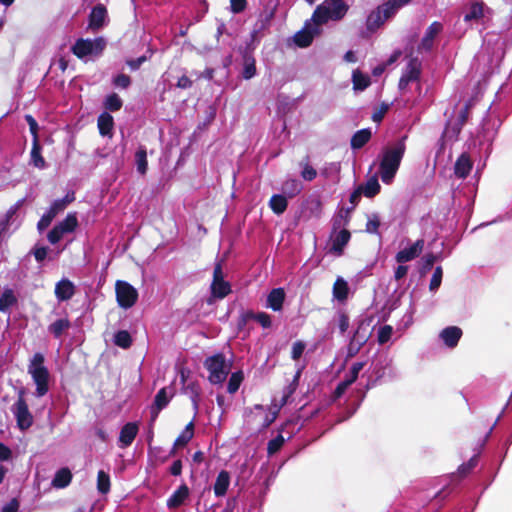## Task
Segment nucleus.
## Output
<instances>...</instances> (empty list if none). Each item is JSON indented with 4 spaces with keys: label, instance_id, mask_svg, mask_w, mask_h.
Segmentation results:
<instances>
[{
    "label": "nucleus",
    "instance_id": "f257e3e1",
    "mask_svg": "<svg viewBox=\"0 0 512 512\" xmlns=\"http://www.w3.org/2000/svg\"><path fill=\"white\" fill-rule=\"evenodd\" d=\"M404 152L405 145L403 142H399L395 146L383 150L379 170L381 179L385 184H390L393 181Z\"/></svg>",
    "mask_w": 512,
    "mask_h": 512
},
{
    "label": "nucleus",
    "instance_id": "f03ea898",
    "mask_svg": "<svg viewBox=\"0 0 512 512\" xmlns=\"http://www.w3.org/2000/svg\"><path fill=\"white\" fill-rule=\"evenodd\" d=\"M44 362V356L41 353H35L28 365V373L36 385L35 395L39 398L49 391L50 373Z\"/></svg>",
    "mask_w": 512,
    "mask_h": 512
},
{
    "label": "nucleus",
    "instance_id": "7ed1b4c3",
    "mask_svg": "<svg viewBox=\"0 0 512 512\" xmlns=\"http://www.w3.org/2000/svg\"><path fill=\"white\" fill-rule=\"evenodd\" d=\"M348 5L343 0H326L317 7L313 14V21L319 25L328 20H340L347 13Z\"/></svg>",
    "mask_w": 512,
    "mask_h": 512
},
{
    "label": "nucleus",
    "instance_id": "20e7f679",
    "mask_svg": "<svg viewBox=\"0 0 512 512\" xmlns=\"http://www.w3.org/2000/svg\"><path fill=\"white\" fill-rule=\"evenodd\" d=\"M105 46L106 41L103 37H97L94 39L80 38L71 47V51L76 57L84 60L100 56Z\"/></svg>",
    "mask_w": 512,
    "mask_h": 512
},
{
    "label": "nucleus",
    "instance_id": "39448f33",
    "mask_svg": "<svg viewBox=\"0 0 512 512\" xmlns=\"http://www.w3.org/2000/svg\"><path fill=\"white\" fill-rule=\"evenodd\" d=\"M204 366L209 372L208 379L212 384H222L231 370V363L222 354L208 357Z\"/></svg>",
    "mask_w": 512,
    "mask_h": 512
},
{
    "label": "nucleus",
    "instance_id": "423d86ee",
    "mask_svg": "<svg viewBox=\"0 0 512 512\" xmlns=\"http://www.w3.org/2000/svg\"><path fill=\"white\" fill-rule=\"evenodd\" d=\"M115 292L117 303L123 309H129L137 302L138 291L126 281H116Z\"/></svg>",
    "mask_w": 512,
    "mask_h": 512
},
{
    "label": "nucleus",
    "instance_id": "0eeeda50",
    "mask_svg": "<svg viewBox=\"0 0 512 512\" xmlns=\"http://www.w3.org/2000/svg\"><path fill=\"white\" fill-rule=\"evenodd\" d=\"M12 413L16 419L17 426L20 430L24 431L30 428L33 424V416L29 411L28 405L23 398V391L19 393L17 401L13 404Z\"/></svg>",
    "mask_w": 512,
    "mask_h": 512
},
{
    "label": "nucleus",
    "instance_id": "6e6552de",
    "mask_svg": "<svg viewBox=\"0 0 512 512\" xmlns=\"http://www.w3.org/2000/svg\"><path fill=\"white\" fill-rule=\"evenodd\" d=\"M77 225L78 220L76 215L74 213H69L63 221L54 226V228L48 233L47 237L49 242L56 244L65 234L73 232Z\"/></svg>",
    "mask_w": 512,
    "mask_h": 512
},
{
    "label": "nucleus",
    "instance_id": "1a4fd4ad",
    "mask_svg": "<svg viewBox=\"0 0 512 512\" xmlns=\"http://www.w3.org/2000/svg\"><path fill=\"white\" fill-rule=\"evenodd\" d=\"M287 396L283 397L280 405L273 404L267 410L261 405L254 406V417H260L262 421L260 422L261 428H267L270 426L275 419L277 418L281 407L286 403Z\"/></svg>",
    "mask_w": 512,
    "mask_h": 512
},
{
    "label": "nucleus",
    "instance_id": "9d476101",
    "mask_svg": "<svg viewBox=\"0 0 512 512\" xmlns=\"http://www.w3.org/2000/svg\"><path fill=\"white\" fill-rule=\"evenodd\" d=\"M211 291L214 297L220 299L224 298L230 293V285L223 279V271L220 264H217L214 268Z\"/></svg>",
    "mask_w": 512,
    "mask_h": 512
},
{
    "label": "nucleus",
    "instance_id": "9b49d317",
    "mask_svg": "<svg viewBox=\"0 0 512 512\" xmlns=\"http://www.w3.org/2000/svg\"><path fill=\"white\" fill-rule=\"evenodd\" d=\"M398 8L395 6V4L391 1L384 4L383 6L379 7L376 12L372 13L368 17V26L370 28L372 27H378L381 25L384 21L392 17Z\"/></svg>",
    "mask_w": 512,
    "mask_h": 512
},
{
    "label": "nucleus",
    "instance_id": "f8f14e48",
    "mask_svg": "<svg viewBox=\"0 0 512 512\" xmlns=\"http://www.w3.org/2000/svg\"><path fill=\"white\" fill-rule=\"evenodd\" d=\"M420 71L421 62L417 58L410 59L400 78L399 89L404 90L410 82L417 81L420 76Z\"/></svg>",
    "mask_w": 512,
    "mask_h": 512
},
{
    "label": "nucleus",
    "instance_id": "ddd939ff",
    "mask_svg": "<svg viewBox=\"0 0 512 512\" xmlns=\"http://www.w3.org/2000/svg\"><path fill=\"white\" fill-rule=\"evenodd\" d=\"M424 248V240L419 239L415 243H413L410 247L404 248L400 250L396 254V261L398 263H405L414 260L417 258Z\"/></svg>",
    "mask_w": 512,
    "mask_h": 512
},
{
    "label": "nucleus",
    "instance_id": "4468645a",
    "mask_svg": "<svg viewBox=\"0 0 512 512\" xmlns=\"http://www.w3.org/2000/svg\"><path fill=\"white\" fill-rule=\"evenodd\" d=\"M350 240V232L346 229L334 233L331 237L330 253L340 256L343 253L344 247Z\"/></svg>",
    "mask_w": 512,
    "mask_h": 512
},
{
    "label": "nucleus",
    "instance_id": "2eb2a0df",
    "mask_svg": "<svg viewBox=\"0 0 512 512\" xmlns=\"http://www.w3.org/2000/svg\"><path fill=\"white\" fill-rule=\"evenodd\" d=\"M190 496V489L186 484H181L167 499V507L176 509L182 506Z\"/></svg>",
    "mask_w": 512,
    "mask_h": 512
},
{
    "label": "nucleus",
    "instance_id": "dca6fc26",
    "mask_svg": "<svg viewBox=\"0 0 512 512\" xmlns=\"http://www.w3.org/2000/svg\"><path fill=\"white\" fill-rule=\"evenodd\" d=\"M443 27L440 22H433L426 30L421 43L419 45L420 50L429 51L432 46L435 37L442 31Z\"/></svg>",
    "mask_w": 512,
    "mask_h": 512
},
{
    "label": "nucleus",
    "instance_id": "f3484780",
    "mask_svg": "<svg viewBox=\"0 0 512 512\" xmlns=\"http://www.w3.org/2000/svg\"><path fill=\"white\" fill-rule=\"evenodd\" d=\"M107 19V10L102 4L96 5L89 16V28L97 30L103 27Z\"/></svg>",
    "mask_w": 512,
    "mask_h": 512
},
{
    "label": "nucleus",
    "instance_id": "a211bd4d",
    "mask_svg": "<svg viewBox=\"0 0 512 512\" xmlns=\"http://www.w3.org/2000/svg\"><path fill=\"white\" fill-rule=\"evenodd\" d=\"M462 336V330L457 326H449L440 332V339L449 347L454 348Z\"/></svg>",
    "mask_w": 512,
    "mask_h": 512
},
{
    "label": "nucleus",
    "instance_id": "6ab92c4d",
    "mask_svg": "<svg viewBox=\"0 0 512 512\" xmlns=\"http://www.w3.org/2000/svg\"><path fill=\"white\" fill-rule=\"evenodd\" d=\"M138 433V425L134 422L125 424L119 435V446L121 448L128 447L132 444Z\"/></svg>",
    "mask_w": 512,
    "mask_h": 512
},
{
    "label": "nucleus",
    "instance_id": "aec40b11",
    "mask_svg": "<svg viewBox=\"0 0 512 512\" xmlns=\"http://www.w3.org/2000/svg\"><path fill=\"white\" fill-rule=\"evenodd\" d=\"M75 293L73 283L68 279H62L55 286V296L59 301H66L72 298Z\"/></svg>",
    "mask_w": 512,
    "mask_h": 512
},
{
    "label": "nucleus",
    "instance_id": "412c9836",
    "mask_svg": "<svg viewBox=\"0 0 512 512\" xmlns=\"http://www.w3.org/2000/svg\"><path fill=\"white\" fill-rule=\"evenodd\" d=\"M369 337V332L367 327L364 325H360L358 329L356 330L354 336L351 339L350 345H349V353L354 354L358 352L360 347L366 343Z\"/></svg>",
    "mask_w": 512,
    "mask_h": 512
},
{
    "label": "nucleus",
    "instance_id": "4be33fe9",
    "mask_svg": "<svg viewBox=\"0 0 512 512\" xmlns=\"http://www.w3.org/2000/svg\"><path fill=\"white\" fill-rule=\"evenodd\" d=\"M284 299V290L282 288H274L267 296L266 307L271 308L274 311H280L282 309Z\"/></svg>",
    "mask_w": 512,
    "mask_h": 512
},
{
    "label": "nucleus",
    "instance_id": "5701e85b",
    "mask_svg": "<svg viewBox=\"0 0 512 512\" xmlns=\"http://www.w3.org/2000/svg\"><path fill=\"white\" fill-rule=\"evenodd\" d=\"M17 296L13 289L4 288L0 295V312L6 313L17 304Z\"/></svg>",
    "mask_w": 512,
    "mask_h": 512
},
{
    "label": "nucleus",
    "instance_id": "b1692460",
    "mask_svg": "<svg viewBox=\"0 0 512 512\" xmlns=\"http://www.w3.org/2000/svg\"><path fill=\"white\" fill-rule=\"evenodd\" d=\"M230 486V474L223 470L221 471L216 478L214 484V493L217 497H222L226 494L228 488Z\"/></svg>",
    "mask_w": 512,
    "mask_h": 512
},
{
    "label": "nucleus",
    "instance_id": "393cba45",
    "mask_svg": "<svg viewBox=\"0 0 512 512\" xmlns=\"http://www.w3.org/2000/svg\"><path fill=\"white\" fill-rule=\"evenodd\" d=\"M472 169V161L467 154H462L455 163V174L459 178L468 176Z\"/></svg>",
    "mask_w": 512,
    "mask_h": 512
},
{
    "label": "nucleus",
    "instance_id": "a878e982",
    "mask_svg": "<svg viewBox=\"0 0 512 512\" xmlns=\"http://www.w3.org/2000/svg\"><path fill=\"white\" fill-rule=\"evenodd\" d=\"M72 480V473L68 468H62L55 473L52 486L58 489L67 487Z\"/></svg>",
    "mask_w": 512,
    "mask_h": 512
},
{
    "label": "nucleus",
    "instance_id": "bb28decb",
    "mask_svg": "<svg viewBox=\"0 0 512 512\" xmlns=\"http://www.w3.org/2000/svg\"><path fill=\"white\" fill-rule=\"evenodd\" d=\"M349 286L346 280L338 277L333 285V297L339 302H343L348 298Z\"/></svg>",
    "mask_w": 512,
    "mask_h": 512
},
{
    "label": "nucleus",
    "instance_id": "cd10ccee",
    "mask_svg": "<svg viewBox=\"0 0 512 512\" xmlns=\"http://www.w3.org/2000/svg\"><path fill=\"white\" fill-rule=\"evenodd\" d=\"M113 126L114 120L109 113L104 112L98 117V129L102 136L111 137Z\"/></svg>",
    "mask_w": 512,
    "mask_h": 512
},
{
    "label": "nucleus",
    "instance_id": "c85d7f7f",
    "mask_svg": "<svg viewBox=\"0 0 512 512\" xmlns=\"http://www.w3.org/2000/svg\"><path fill=\"white\" fill-rule=\"evenodd\" d=\"M318 31L305 27L303 30L297 32L294 35V42L299 47H307L311 44L315 34H317Z\"/></svg>",
    "mask_w": 512,
    "mask_h": 512
},
{
    "label": "nucleus",
    "instance_id": "c756f323",
    "mask_svg": "<svg viewBox=\"0 0 512 512\" xmlns=\"http://www.w3.org/2000/svg\"><path fill=\"white\" fill-rule=\"evenodd\" d=\"M194 435V426L193 423L190 422L186 425L181 434L177 437L174 442L172 453L178 448L184 447L193 437Z\"/></svg>",
    "mask_w": 512,
    "mask_h": 512
},
{
    "label": "nucleus",
    "instance_id": "7c9ffc66",
    "mask_svg": "<svg viewBox=\"0 0 512 512\" xmlns=\"http://www.w3.org/2000/svg\"><path fill=\"white\" fill-rule=\"evenodd\" d=\"M352 83L355 91H363L370 85V77L356 69L352 73Z\"/></svg>",
    "mask_w": 512,
    "mask_h": 512
},
{
    "label": "nucleus",
    "instance_id": "2f4dec72",
    "mask_svg": "<svg viewBox=\"0 0 512 512\" xmlns=\"http://www.w3.org/2000/svg\"><path fill=\"white\" fill-rule=\"evenodd\" d=\"M70 328V321L68 318H61L48 327V331L54 335L55 338H60L62 334Z\"/></svg>",
    "mask_w": 512,
    "mask_h": 512
},
{
    "label": "nucleus",
    "instance_id": "473e14b6",
    "mask_svg": "<svg viewBox=\"0 0 512 512\" xmlns=\"http://www.w3.org/2000/svg\"><path fill=\"white\" fill-rule=\"evenodd\" d=\"M31 163L39 169H44L46 167V162L41 155V146L38 139H33V145L31 149Z\"/></svg>",
    "mask_w": 512,
    "mask_h": 512
},
{
    "label": "nucleus",
    "instance_id": "72a5a7b5",
    "mask_svg": "<svg viewBox=\"0 0 512 512\" xmlns=\"http://www.w3.org/2000/svg\"><path fill=\"white\" fill-rule=\"evenodd\" d=\"M371 138V131L370 129H362L357 131L352 139H351V146L354 149H360L362 148Z\"/></svg>",
    "mask_w": 512,
    "mask_h": 512
},
{
    "label": "nucleus",
    "instance_id": "f704fd0d",
    "mask_svg": "<svg viewBox=\"0 0 512 512\" xmlns=\"http://www.w3.org/2000/svg\"><path fill=\"white\" fill-rule=\"evenodd\" d=\"M362 193L366 197H373L380 191V184L376 177L369 178L366 183L361 187Z\"/></svg>",
    "mask_w": 512,
    "mask_h": 512
},
{
    "label": "nucleus",
    "instance_id": "c9c22d12",
    "mask_svg": "<svg viewBox=\"0 0 512 512\" xmlns=\"http://www.w3.org/2000/svg\"><path fill=\"white\" fill-rule=\"evenodd\" d=\"M270 208L276 214H282L287 208V199L283 195H273L269 201Z\"/></svg>",
    "mask_w": 512,
    "mask_h": 512
},
{
    "label": "nucleus",
    "instance_id": "e433bc0d",
    "mask_svg": "<svg viewBox=\"0 0 512 512\" xmlns=\"http://www.w3.org/2000/svg\"><path fill=\"white\" fill-rule=\"evenodd\" d=\"M135 162L137 166V171L144 175L147 172L148 162H147V152L146 149L140 147L135 153Z\"/></svg>",
    "mask_w": 512,
    "mask_h": 512
},
{
    "label": "nucleus",
    "instance_id": "4c0bfd02",
    "mask_svg": "<svg viewBox=\"0 0 512 512\" xmlns=\"http://www.w3.org/2000/svg\"><path fill=\"white\" fill-rule=\"evenodd\" d=\"M243 379H244V374L242 371H236V372L232 373L229 378L228 385H227L228 392L230 394H234L239 389Z\"/></svg>",
    "mask_w": 512,
    "mask_h": 512
},
{
    "label": "nucleus",
    "instance_id": "58836bf2",
    "mask_svg": "<svg viewBox=\"0 0 512 512\" xmlns=\"http://www.w3.org/2000/svg\"><path fill=\"white\" fill-rule=\"evenodd\" d=\"M97 489L102 494L110 490V476L103 470H100L97 475Z\"/></svg>",
    "mask_w": 512,
    "mask_h": 512
},
{
    "label": "nucleus",
    "instance_id": "ea45409f",
    "mask_svg": "<svg viewBox=\"0 0 512 512\" xmlns=\"http://www.w3.org/2000/svg\"><path fill=\"white\" fill-rule=\"evenodd\" d=\"M302 190L301 183L296 179H289L283 185V191L289 196L293 197L299 194Z\"/></svg>",
    "mask_w": 512,
    "mask_h": 512
},
{
    "label": "nucleus",
    "instance_id": "a19ab883",
    "mask_svg": "<svg viewBox=\"0 0 512 512\" xmlns=\"http://www.w3.org/2000/svg\"><path fill=\"white\" fill-rule=\"evenodd\" d=\"M114 343L117 346L126 349V348L130 347V345L132 343V339H131L130 334L127 331L121 330L115 334Z\"/></svg>",
    "mask_w": 512,
    "mask_h": 512
},
{
    "label": "nucleus",
    "instance_id": "79ce46f5",
    "mask_svg": "<svg viewBox=\"0 0 512 512\" xmlns=\"http://www.w3.org/2000/svg\"><path fill=\"white\" fill-rule=\"evenodd\" d=\"M104 104L106 109L117 111L122 107V100L117 94L112 93L106 97Z\"/></svg>",
    "mask_w": 512,
    "mask_h": 512
},
{
    "label": "nucleus",
    "instance_id": "37998d69",
    "mask_svg": "<svg viewBox=\"0 0 512 512\" xmlns=\"http://www.w3.org/2000/svg\"><path fill=\"white\" fill-rule=\"evenodd\" d=\"M171 395L167 393L166 388H162L155 397V405L158 410L163 409L169 402Z\"/></svg>",
    "mask_w": 512,
    "mask_h": 512
},
{
    "label": "nucleus",
    "instance_id": "c03bdc74",
    "mask_svg": "<svg viewBox=\"0 0 512 512\" xmlns=\"http://www.w3.org/2000/svg\"><path fill=\"white\" fill-rule=\"evenodd\" d=\"M483 16V5L479 3H474L469 12L465 15V21H470L474 19H479Z\"/></svg>",
    "mask_w": 512,
    "mask_h": 512
},
{
    "label": "nucleus",
    "instance_id": "a18cd8bd",
    "mask_svg": "<svg viewBox=\"0 0 512 512\" xmlns=\"http://www.w3.org/2000/svg\"><path fill=\"white\" fill-rule=\"evenodd\" d=\"M284 441L285 440H284V437L282 435H278L276 438L270 440L268 442V447H267L268 454L269 455H273L274 453L279 451L280 448L283 446Z\"/></svg>",
    "mask_w": 512,
    "mask_h": 512
},
{
    "label": "nucleus",
    "instance_id": "49530a36",
    "mask_svg": "<svg viewBox=\"0 0 512 512\" xmlns=\"http://www.w3.org/2000/svg\"><path fill=\"white\" fill-rule=\"evenodd\" d=\"M442 276V268L440 266L436 267L429 285L431 291H435L439 288V286L441 285Z\"/></svg>",
    "mask_w": 512,
    "mask_h": 512
},
{
    "label": "nucleus",
    "instance_id": "de8ad7c7",
    "mask_svg": "<svg viewBox=\"0 0 512 512\" xmlns=\"http://www.w3.org/2000/svg\"><path fill=\"white\" fill-rule=\"evenodd\" d=\"M393 328L389 325H385L378 330V342L384 344L388 342L392 336Z\"/></svg>",
    "mask_w": 512,
    "mask_h": 512
},
{
    "label": "nucleus",
    "instance_id": "09e8293b",
    "mask_svg": "<svg viewBox=\"0 0 512 512\" xmlns=\"http://www.w3.org/2000/svg\"><path fill=\"white\" fill-rule=\"evenodd\" d=\"M185 392L188 393L190 395V398L194 404V407L197 408V401H198V397H199V394H200V389L197 385H195L194 383H191V384H188L186 387H185Z\"/></svg>",
    "mask_w": 512,
    "mask_h": 512
},
{
    "label": "nucleus",
    "instance_id": "8fccbe9b",
    "mask_svg": "<svg viewBox=\"0 0 512 512\" xmlns=\"http://www.w3.org/2000/svg\"><path fill=\"white\" fill-rule=\"evenodd\" d=\"M399 55H400V53H399V52H395V53H394V54L389 58V60L387 61V63H385V64H380V65L376 66V67L373 69V71H372L373 75H374V76H380V75L385 71V69H386L387 65H390V64L394 63V62L398 59Z\"/></svg>",
    "mask_w": 512,
    "mask_h": 512
},
{
    "label": "nucleus",
    "instance_id": "3c124183",
    "mask_svg": "<svg viewBox=\"0 0 512 512\" xmlns=\"http://www.w3.org/2000/svg\"><path fill=\"white\" fill-rule=\"evenodd\" d=\"M305 347H306L305 343L302 342V341L294 342L293 345H292V350H291V357H292V359L293 360H298L302 356V354H303V352L305 350Z\"/></svg>",
    "mask_w": 512,
    "mask_h": 512
},
{
    "label": "nucleus",
    "instance_id": "603ef678",
    "mask_svg": "<svg viewBox=\"0 0 512 512\" xmlns=\"http://www.w3.org/2000/svg\"><path fill=\"white\" fill-rule=\"evenodd\" d=\"M380 226V220L377 215H372L369 217L367 224H366V231L368 233H377L378 228Z\"/></svg>",
    "mask_w": 512,
    "mask_h": 512
},
{
    "label": "nucleus",
    "instance_id": "864d4df0",
    "mask_svg": "<svg viewBox=\"0 0 512 512\" xmlns=\"http://www.w3.org/2000/svg\"><path fill=\"white\" fill-rule=\"evenodd\" d=\"M365 363L364 362H356L351 366L349 375L347 376L348 379H350L352 382H355L357 379L360 371L364 368Z\"/></svg>",
    "mask_w": 512,
    "mask_h": 512
},
{
    "label": "nucleus",
    "instance_id": "5fc2aeb1",
    "mask_svg": "<svg viewBox=\"0 0 512 512\" xmlns=\"http://www.w3.org/2000/svg\"><path fill=\"white\" fill-rule=\"evenodd\" d=\"M54 215L53 213H50L49 211H47L42 217L41 219L39 220L38 222V229L40 231L46 229L52 222V220L54 219Z\"/></svg>",
    "mask_w": 512,
    "mask_h": 512
},
{
    "label": "nucleus",
    "instance_id": "6e6d98bb",
    "mask_svg": "<svg viewBox=\"0 0 512 512\" xmlns=\"http://www.w3.org/2000/svg\"><path fill=\"white\" fill-rule=\"evenodd\" d=\"M262 327L268 328L271 326V318L266 313H257L252 316Z\"/></svg>",
    "mask_w": 512,
    "mask_h": 512
},
{
    "label": "nucleus",
    "instance_id": "4d7b16f0",
    "mask_svg": "<svg viewBox=\"0 0 512 512\" xmlns=\"http://www.w3.org/2000/svg\"><path fill=\"white\" fill-rule=\"evenodd\" d=\"M246 6V0H230L231 11L235 14L242 12Z\"/></svg>",
    "mask_w": 512,
    "mask_h": 512
},
{
    "label": "nucleus",
    "instance_id": "13d9d810",
    "mask_svg": "<svg viewBox=\"0 0 512 512\" xmlns=\"http://www.w3.org/2000/svg\"><path fill=\"white\" fill-rule=\"evenodd\" d=\"M25 120L29 125V129L31 134L33 135V139H38V124L36 120L31 115H26Z\"/></svg>",
    "mask_w": 512,
    "mask_h": 512
},
{
    "label": "nucleus",
    "instance_id": "bf43d9fd",
    "mask_svg": "<svg viewBox=\"0 0 512 512\" xmlns=\"http://www.w3.org/2000/svg\"><path fill=\"white\" fill-rule=\"evenodd\" d=\"M301 175L305 180L312 181L316 177L317 172L312 166L305 165Z\"/></svg>",
    "mask_w": 512,
    "mask_h": 512
},
{
    "label": "nucleus",
    "instance_id": "052dcab7",
    "mask_svg": "<svg viewBox=\"0 0 512 512\" xmlns=\"http://www.w3.org/2000/svg\"><path fill=\"white\" fill-rule=\"evenodd\" d=\"M114 84L121 88H127L130 85V78L125 74H120L115 77Z\"/></svg>",
    "mask_w": 512,
    "mask_h": 512
},
{
    "label": "nucleus",
    "instance_id": "680f3d73",
    "mask_svg": "<svg viewBox=\"0 0 512 512\" xmlns=\"http://www.w3.org/2000/svg\"><path fill=\"white\" fill-rule=\"evenodd\" d=\"M255 74H256L255 64L253 62L252 63H246L245 67H244V70H243V77L245 79H250V78L254 77Z\"/></svg>",
    "mask_w": 512,
    "mask_h": 512
},
{
    "label": "nucleus",
    "instance_id": "e2e57ef3",
    "mask_svg": "<svg viewBox=\"0 0 512 512\" xmlns=\"http://www.w3.org/2000/svg\"><path fill=\"white\" fill-rule=\"evenodd\" d=\"M66 208V206L63 204V201H60V199L55 200L48 210L50 213H53L54 216H56L59 212L63 211Z\"/></svg>",
    "mask_w": 512,
    "mask_h": 512
},
{
    "label": "nucleus",
    "instance_id": "0e129e2a",
    "mask_svg": "<svg viewBox=\"0 0 512 512\" xmlns=\"http://www.w3.org/2000/svg\"><path fill=\"white\" fill-rule=\"evenodd\" d=\"M352 383L353 382L348 378L340 382L335 390L336 395L340 397Z\"/></svg>",
    "mask_w": 512,
    "mask_h": 512
},
{
    "label": "nucleus",
    "instance_id": "69168bd1",
    "mask_svg": "<svg viewBox=\"0 0 512 512\" xmlns=\"http://www.w3.org/2000/svg\"><path fill=\"white\" fill-rule=\"evenodd\" d=\"M338 326L341 333H344L349 327V318L345 314H340L338 318Z\"/></svg>",
    "mask_w": 512,
    "mask_h": 512
},
{
    "label": "nucleus",
    "instance_id": "338daca9",
    "mask_svg": "<svg viewBox=\"0 0 512 512\" xmlns=\"http://www.w3.org/2000/svg\"><path fill=\"white\" fill-rule=\"evenodd\" d=\"M459 132H460L459 126H453V127L447 126L443 133V137L444 138H446V137L456 138L458 136Z\"/></svg>",
    "mask_w": 512,
    "mask_h": 512
},
{
    "label": "nucleus",
    "instance_id": "774afa93",
    "mask_svg": "<svg viewBox=\"0 0 512 512\" xmlns=\"http://www.w3.org/2000/svg\"><path fill=\"white\" fill-rule=\"evenodd\" d=\"M19 504L17 500H11L7 505L2 508V512H17Z\"/></svg>",
    "mask_w": 512,
    "mask_h": 512
}]
</instances>
